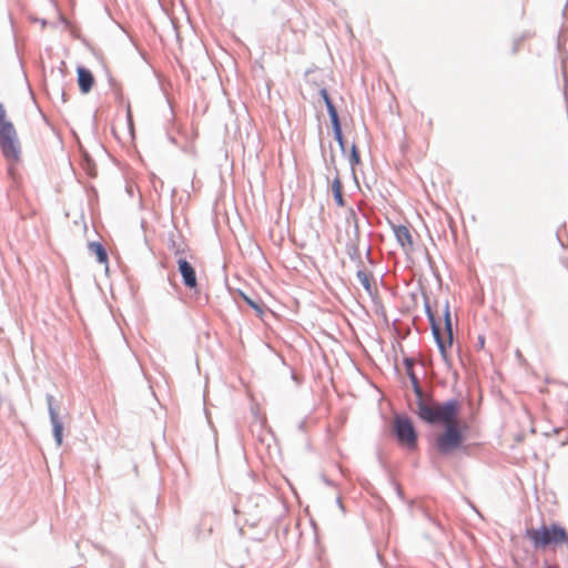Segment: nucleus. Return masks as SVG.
<instances>
[{
  "mask_svg": "<svg viewBox=\"0 0 568 568\" xmlns=\"http://www.w3.org/2000/svg\"><path fill=\"white\" fill-rule=\"evenodd\" d=\"M459 405L456 400L433 403L420 399L418 402V416L430 424L448 425L457 420Z\"/></svg>",
  "mask_w": 568,
  "mask_h": 568,
  "instance_id": "1",
  "label": "nucleus"
},
{
  "mask_svg": "<svg viewBox=\"0 0 568 568\" xmlns=\"http://www.w3.org/2000/svg\"><path fill=\"white\" fill-rule=\"evenodd\" d=\"M0 150L11 164L21 160V143L13 123L9 120L3 104L0 103Z\"/></svg>",
  "mask_w": 568,
  "mask_h": 568,
  "instance_id": "2",
  "label": "nucleus"
},
{
  "mask_svg": "<svg viewBox=\"0 0 568 568\" xmlns=\"http://www.w3.org/2000/svg\"><path fill=\"white\" fill-rule=\"evenodd\" d=\"M525 536L536 549L568 544V532L557 524H551L550 526L542 525L540 528H528L525 531Z\"/></svg>",
  "mask_w": 568,
  "mask_h": 568,
  "instance_id": "3",
  "label": "nucleus"
},
{
  "mask_svg": "<svg viewBox=\"0 0 568 568\" xmlns=\"http://www.w3.org/2000/svg\"><path fill=\"white\" fill-rule=\"evenodd\" d=\"M432 320V331L433 335L436 339V343L438 345V348L443 355L444 358L448 357V349L453 345V328H452V320L449 311L447 310L445 312V325L442 327L439 324H437L433 317Z\"/></svg>",
  "mask_w": 568,
  "mask_h": 568,
  "instance_id": "4",
  "label": "nucleus"
},
{
  "mask_svg": "<svg viewBox=\"0 0 568 568\" xmlns=\"http://www.w3.org/2000/svg\"><path fill=\"white\" fill-rule=\"evenodd\" d=\"M445 427V432L437 437V447L440 453L447 454L462 445L463 434L457 420Z\"/></svg>",
  "mask_w": 568,
  "mask_h": 568,
  "instance_id": "5",
  "label": "nucleus"
},
{
  "mask_svg": "<svg viewBox=\"0 0 568 568\" xmlns=\"http://www.w3.org/2000/svg\"><path fill=\"white\" fill-rule=\"evenodd\" d=\"M394 432L402 446L415 449L417 435L412 422L407 417L397 416L394 419Z\"/></svg>",
  "mask_w": 568,
  "mask_h": 568,
  "instance_id": "6",
  "label": "nucleus"
},
{
  "mask_svg": "<svg viewBox=\"0 0 568 568\" xmlns=\"http://www.w3.org/2000/svg\"><path fill=\"white\" fill-rule=\"evenodd\" d=\"M320 93L326 104L327 112L329 114L331 122L333 125L334 136H335L336 141L339 143V145L343 146V133H342V128H341L337 110H336L335 105L333 104V101L329 98V94L326 89H322Z\"/></svg>",
  "mask_w": 568,
  "mask_h": 568,
  "instance_id": "7",
  "label": "nucleus"
},
{
  "mask_svg": "<svg viewBox=\"0 0 568 568\" xmlns=\"http://www.w3.org/2000/svg\"><path fill=\"white\" fill-rule=\"evenodd\" d=\"M393 231L404 252L407 254L412 253L415 248V241L410 230L405 225H395Z\"/></svg>",
  "mask_w": 568,
  "mask_h": 568,
  "instance_id": "8",
  "label": "nucleus"
},
{
  "mask_svg": "<svg viewBox=\"0 0 568 568\" xmlns=\"http://www.w3.org/2000/svg\"><path fill=\"white\" fill-rule=\"evenodd\" d=\"M178 266L184 285L189 288H195L197 286V282L194 267L185 258H180L178 261Z\"/></svg>",
  "mask_w": 568,
  "mask_h": 568,
  "instance_id": "9",
  "label": "nucleus"
},
{
  "mask_svg": "<svg viewBox=\"0 0 568 568\" xmlns=\"http://www.w3.org/2000/svg\"><path fill=\"white\" fill-rule=\"evenodd\" d=\"M49 415L53 428V436L58 446L62 445L63 424L58 409L49 402Z\"/></svg>",
  "mask_w": 568,
  "mask_h": 568,
  "instance_id": "10",
  "label": "nucleus"
},
{
  "mask_svg": "<svg viewBox=\"0 0 568 568\" xmlns=\"http://www.w3.org/2000/svg\"><path fill=\"white\" fill-rule=\"evenodd\" d=\"M78 84L82 93H89L94 84V78L90 70L84 67L77 68Z\"/></svg>",
  "mask_w": 568,
  "mask_h": 568,
  "instance_id": "11",
  "label": "nucleus"
},
{
  "mask_svg": "<svg viewBox=\"0 0 568 568\" xmlns=\"http://www.w3.org/2000/svg\"><path fill=\"white\" fill-rule=\"evenodd\" d=\"M356 277L369 296L376 294V284L373 275L365 270H358Z\"/></svg>",
  "mask_w": 568,
  "mask_h": 568,
  "instance_id": "12",
  "label": "nucleus"
},
{
  "mask_svg": "<svg viewBox=\"0 0 568 568\" xmlns=\"http://www.w3.org/2000/svg\"><path fill=\"white\" fill-rule=\"evenodd\" d=\"M89 250L92 254L95 255L98 262L101 264H104L105 267L108 268V263H109L108 253H106L105 248L102 246V244L99 242H91L89 244Z\"/></svg>",
  "mask_w": 568,
  "mask_h": 568,
  "instance_id": "13",
  "label": "nucleus"
},
{
  "mask_svg": "<svg viewBox=\"0 0 568 568\" xmlns=\"http://www.w3.org/2000/svg\"><path fill=\"white\" fill-rule=\"evenodd\" d=\"M331 190H332L333 197H334L335 202L337 203V205L344 206L345 203H344V199H343V185H342V181L338 178V175H336L332 180Z\"/></svg>",
  "mask_w": 568,
  "mask_h": 568,
  "instance_id": "14",
  "label": "nucleus"
},
{
  "mask_svg": "<svg viewBox=\"0 0 568 568\" xmlns=\"http://www.w3.org/2000/svg\"><path fill=\"white\" fill-rule=\"evenodd\" d=\"M243 300L256 312V314L262 317L264 315V304L262 302H257L245 295L244 293L241 294Z\"/></svg>",
  "mask_w": 568,
  "mask_h": 568,
  "instance_id": "15",
  "label": "nucleus"
},
{
  "mask_svg": "<svg viewBox=\"0 0 568 568\" xmlns=\"http://www.w3.org/2000/svg\"><path fill=\"white\" fill-rule=\"evenodd\" d=\"M407 372H408V375L410 377L412 384H413V386L415 388V392L420 397L422 396V390H420V387H419V382H418V378L416 377V375L413 373V363L409 362V361H407Z\"/></svg>",
  "mask_w": 568,
  "mask_h": 568,
  "instance_id": "16",
  "label": "nucleus"
},
{
  "mask_svg": "<svg viewBox=\"0 0 568 568\" xmlns=\"http://www.w3.org/2000/svg\"><path fill=\"white\" fill-rule=\"evenodd\" d=\"M351 162L353 165H357L359 163V153L356 145H352Z\"/></svg>",
  "mask_w": 568,
  "mask_h": 568,
  "instance_id": "17",
  "label": "nucleus"
},
{
  "mask_svg": "<svg viewBox=\"0 0 568 568\" xmlns=\"http://www.w3.org/2000/svg\"><path fill=\"white\" fill-rule=\"evenodd\" d=\"M422 121H425L426 124V135L429 136V134L433 131V120L430 118L425 119V116L422 114Z\"/></svg>",
  "mask_w": 568,
  "mask_h": 568,
  "instance_id": "18",
  "label": "nucleus"
}]
</instances>
